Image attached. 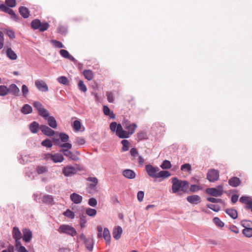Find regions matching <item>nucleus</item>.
<instances>
[{
    "label": "nucleus",
    "instance_id": "nucleus-1",
    "mask_svg": "<svg viewBox=\"0 0 252 252\" xmlns=\"http://www.w3.org/2000/svg\"><path fill=\"white\" fill-rule=\"evenodd\" d=\"M172 190L173 193H177L179 191H182L184 193H189V183L186 180L178 179L174 177L172 179Z\"/></svg>",
    "mask_w": 252,
    "mask_h": 252
},
{
    "label": "nucleus",
    "instance_id": "nucleus-2",
    "mask_svg": "<svg viewBox=\"0 0 252 252\" xmlns=\"http://www.w3.org/2000/svg\"><path fill=\"white\" fill-rule=\"evenodd\" d=\"M39 114L47 120L50 126L53 128L57 127V124L55 119L53 117L49 116L48 111H39Z\"/></svg>",
    "mask_w": 252,
    "mask_h": 252
},
{
    "label": "nucleus",
    "instance_id": "nucleus-3",
    "mask_svg": "<svg viewBox=\"0 0 252 252\" xmlns=\"http://www.w3.org/2000/svg\"><path fill=\"white\" fill-rule=\"evenodd\" d=\"M206 192L208 194L214 197L220 196L223 193V188L222 186L220 185L218 187V189L215 188H207L206 189Z\"/></svg>",
    "mask_w": 252,
    "mask_h": 252
},
{
    "label": "nucleus",
    "instance_id": "nucleus-4",
    "mask_svg": "<svg viewBox=\"0 0 252 252\" xmlns=\"http://www.w3.org/2000/svg\"><path fill=\"white\" fill-rule=\"evenodd\" d=\"M220 172L218 170L211 169L208 171L207 179L210 182L214 183L219 178Z\"/></svg>",
    "mask_w": 252,
    "mask_h": 252
},
{
    "label": "nucleus",
    "instance_id": "nucleus-5",
    "mask_svg": "<svg viewBox=\"0 0 252 252\" xmlns=\"http://www.w3.org/2000/svg\"><path fill=\"white\" fill-rule=\"evenodd\" d=\"M145 169L148 175L152 178H157V173L159 171L158 167H154L150 164L145 166Z\"/></svg>",
    "mask_w": 252,
    "mask_h": 252
},
{
    "label": "nucleus",
    "instance_id": "nucleus-6",
    "mask_svg": "<svg viewBox=\"0 0 252 252\" xmlns=\"http://www.w3.org/2000/svg\"><path fill=\"white\" fill-rule=\"evenodd\" d=\"M0 9L3 12L10 14L11 15V18L15 21H18L19 20V17L15 14L14 11L7 6L6 5L4 4H1L0 5Z\"/></svg>",
    "mask_w": 252,
    "mask_h": 252
},
{
    "label": "nucleus",
    "instance_id": "nucleus-7",
    "mask_svg": "<svg viewBox=\"0 0 252 252\" xmlns=\"http://www.w3.org/2000/svg\"><path fill=\"white\" fill-rule=\"evenodd\" d=\"M45 158L46 159H51L54 162H61L63 161V156L61 154H52L48 153L45 155Z\"/></svg>",
    "mask_w": 252,
    "mask_h": 252
},
{
    "label": "nucleus",
    "instance_id": "nucleus-8",
    "mask_svg": "<svg viewBox=\"0 0 252 252\" xmlns=\"http://www.w3.org/2000/svg\"><path fill=\"white\" fill-rule=\"evenodd\" d=\"M35 86L39 91L42 92H47L49 90L47 84L42 80H36Z\"/></svg>",
    "mask_w": 252,
    "mask_h": 252
},
{
    "label": "nucleus",
    "instance_id": "nucleus-9",
    "mask_svg": "<svg viewBox=\"0 0 252 252\" xmlns=\"http://www.w3.org/2000/svg\"><path fill=\"white\" fill-rule=\"evenodd\" d=\"M53 142L55 145L59 146L61 149V152L63 151V132L60 133L58 136V134H56L53 138Z\"/></svg>",
    "mask_w": 252,
    "mask_h": 252
},
{
    "label": "nucleus",
    "instance_id": "nucleus-10",
    "mask_svg": "<svg viewBox=\"0 0 252 252\" xmlns=\"http://www.w3.org/2000/svg\"><path fill=\"white\" fill-rule=\"evenodd\" d=\"M75 154H76L77 155L68 149H64V156L68 158L73 161H77L79 159L77 155H80V152L76 151Z\"/></svg>",
    "mask_w": 252,
    "mask_h": 252
},
{
    "label": "nucleus",
    "instance_id": "nucleus-11",
    "mask_svg": "<svg viewBox=\"0 0 252 252\" xmlns=\"http://www.w3.org/2000/svg\"><path fill=\"white\" fill-rule=\"evenodd\" d=\"M77 170L74 167L68 165L64 167V175L65 176H72L76 173Z\"/></svg>",
    "mask_w": 252,
    "mask_h": 252
},
{
    "label": "nucleus",
    "instance_id": "nucleus-12",
    "mask_svg": "<svg viewBox=\"0 0 252 252\" xmlns=\"http://www.w3.org/2000/svg\"><path fill=\"white\" fill-rule=\"evenodd\" d=\"M186 199L188 202L193 205H196L201 201V197L199 195L195 194L188 196Z\"/></svg>",
    "mask_w": 252,
    "mask_h": 252
},
{
    "label": "nucleus",
    "instance_id": "nucleus-13",
    "mask_svg": "<svg viewBox=\"0 0 252 252\" xmlns=\"http://www.w3.org/2000/svg\"><path fill=\"white\" fill-rule=\"evenodd\" d=\"M64 233L74 237L76 235L77 231L73 227L69 225L64 224Z\"/></svg>",
    "mask_w": 252,
    "mask_h": 252
},
{
    "label": "nucleus",
    "instance_id": "nucleus-14",
    "mask_svg": "<svg viewBox=\"0 0 252 252\" xmlns=\"http://www.w3.org/2000/svg\"><path fill=\"white\" fill-rule=\"evenodd\" d=\"M40 130L44 134L47 136H53L55 134V131L45 125H41L40 126Z\"/></svg>",
    "mask_w": 252,
    "mask_h": 252
},
{
    "label": "nucleus",
    "instance_id": "nucleus-15",
    "mask_svg": "<svg viewBox=\"0 0 252 252\" xmlns=\"http://www.w3.org/2000/svg\"><path fill=\"white\" fill-rule=\"evenodd\" d=\"M116 135L120 138H128L129 134L126 131L123 130L122 125L118 127V130H116Z\"/></svg>",
    "mask_w": 252,
    "mask_h": 252
},
{
    "label": "nucleus",
    "instance_id": "nucleus-16",
    "mask_svg": "<svg viewBox=\"0 0 252 252\" xmlns=\"http://www.w3.org/2000/svg\"><path fill=\"white\" fill-rule=\"evenodd\" d=\"M23 240L26 242H30L32 238V231L29 229L25 228L23 230Z\"/></svg>",
    "mask_w": 252,
    "mask_h": 252
},
{
    "label": "nucleus",
    "instance_id": "nucleus-17",
    "mask_svg": "<svg viewBox=\"0 0 252 252\" xmlns=\"http://www.w3.org/2000/svg\"><path fill=\"white\" fill-rule=\"evenodd\" d=\"M123 175L125 178L129 179H133L136 176V174L134 171L129 169H126L124 170L123 171Z\"/></svg>",
    "mask_w": 252,
    "mask_h": 252
},
{
    "label": "nucleus",
    "instance_id": "nucleus-18",
    "mask_svg": "<svg viewBox=\"0 0 252 252\" xmlns=\"http://www.w3.org/2000/svg\"><path fill=\"white\" fill-rule=\"evenodd\" d=\"M13 237L15 240V243L20 242L21 238V233L17 227H14L12 230Z\"/></svg>",
    "mask_w": 252,
    "mask_h": 252
},
{
    "label": "nucleus",
    "instance_id": "nucleus-19",
    "mask_svg": "<svg viewBox=\"0 0 252 252\" xmlns=\"http://www.w3.org/2000/svg\"><path fill=\"white\" fill-rule=\"evenodd\" d=\"M241 183V180L237 177H233L228 180V184L233 187H237L239 186Z\"/></svg>",
    "mask_w": 252,
    "mask_h": 252
},
{
    "label": "nucleus",
    "instance_id": "nucleus-20",
    "mask_svg": "<svg viewBox=\"0 0 252 252\" xmlns=\"http://www.w3.org/2000/svg\"><path fill=\"white\" fill-rule=\"evenodd\" d=\"M123 232L122 228L120 226H118L113 229L112 234L115 239L118 240L121 236Z\"/></svg>",
    "mask_w": 252,
    "mask_h": 252
},
{
    "label": "nucleus",
    "instance_id": "nucleus-21",
    "mask_svg": "<svg viewBox=\"0 0 252 252\" xmlns=\"http://www.w3.org/2000/svg\"><path fill=\"white\" fill-rule=\"evenodd\" d=\"M8 88L9 90V93L11 94L12 95L14 96H18L19 95L20 90L16 84H12Z\"/></svg>",
    "mask_w": 252,
    "mask_h": 252
},
{
    "label": "nucleus",
    "instance_id": "nucleus-22",
    "mask_svg": "<svg viewBox=\"0 0 252 252\" xmlns=\"http://www.w3.org/2000/svg\"><path fill=\"white\" fill-rule=\"evenodd\" d=\"M70 199L75 204H79L82 201L83 197L81 195L76 193H73L70 195Z\"/></svg>",
    "mask_w": 252,
    "mask_h": 252
},
{
    "label": "nucleus",
    "instance_id": "nucleus-23",
    "mask_svg": "<svg viewBox=\"0 0 252 252\" xmlns=\"http://www.w3.org/2000/svg\"><path fill=\"white\" fill-rule=\"evenodd\" d=\"M86 248L89 251H92L94 248V240L91 238H89L84 242Z\"/></svg>",
    "mask_w": 252,
    "mask_h": 252
},
{
    "label": "nucleus",
    "instance_id": "nucleus-24",
    "mask_svg": "<svg viewBox=\"0 0 252 252\" xmlns=\"http://www.w3.org/2000/svg\"><path fill=\"white\" fill-rule=\"evenodd\" d=\"M19 11L20 15L24 18H27L30 16V11L29 9L24 6H20L19 8Z\"/></svg>",
    "mask_w": 252,
    "mask_h": 252
},
{
    "label": "nucleus",
    "instance_id": "nucleus-25",
    "mask_svg": "<svg viewBox=\"0 0 252 252\" xmlns=\"http://www.w3.org/2000/svg\"><path fill=\"white\" fill-rule=\"evenodd\" d=\"M225 212L234 220L238 217L237 211L234 209H226L225 210Z\"/></svg>",
    "mask_w": 252,
    "mask_h": 252
},
{
    "label": "nucleus",
    "instance_id": "nucleus-26",
    "mask_svg": "<svg viewBox=\"0 0 252 252\" xmlns=\"http://www.w3.org/2000/svg\"><path fill=\"white\" fill-rule=\"evenodd\" d=\"M103 237L106 241V244H110L111 241V236L109 229L107 228H104L103 231Z\"/></svg>",
    "mask_w": 252,
    "mask_h": 252
},
{
    "label": "nucleus",
    "instance_id": "nucleus-27",
    "mask_svg": "<svg viewBox=\"0 0 252 252\" xmlns=\"http://www.w3.org/2000/svg\"><path fill=\"white\" fill-rule=\"evenodd\" d=\"M29 128L32 133H36L40 129V126L38 123L34 121L30 125Z\"/></svg>",
    "mask_w": 252,
    "mask_h": 252
},
{
    "label": "nucleus",
    "instance_id": "nucleus-28",
    "mask_svg": "<svg viewBox=\"0 0 252 252\" xmlns=\"http://www.w3.org/2000/svg\"><path fill=\"white\" fill-rule=\"evenodd\" d=\"M136 140L137 141L148 139L147 133L144 130H141L138 132L136 134Z\"/></svg>",
    "mask_w": 252,
    "mask_h": 252
},
{
    "label": "nucleus",
    "instance_id": "nucleus-29",
    "mask_svg": "<svg viewBox=\"0 0 252 252\" xmlns=\"http://www.w3.org/2000/svg\"><path fill=\"white\" fill-rule=\"evenodd\" d=\"M171 176V173L166 170H161L157 173L156 178L166 179Z\"/></svg>",
    "mask_w": 252,
    "mask_h": 252
},
{
    "label": "nucleus",
    "instance_id": "nucleus-30",
    "mask_svg": "<svg viewBox=\"0 0 252 252\" xmlns=\"http://www.w3.org/2000/svg\"><path fill=\"white\" fill-rule=\"evenodd\" d=\"M42 201L46 204H53L54 199L52 195L46 194L43 196Z\"/></svg>",
    "mask_w": 252,
    "mask_h": 252
},
{
    "label": "nucleus",
    "instance_id": "nucleus-31",
    "mask_svg": "<svg viewBox=\"0 0 252 252\" xmlns=\"http://www.w3.org/2000/svg\"><path fill=\"white\" fill-rule=\"evenodd\" d=\"M7 56L12 60H15L17 58L16 54L12 50L11 48L7 49L6 51Z\"/></svg>",
    "mask_w": 252,
    "mask_h": 252
},
{
    "label": "nucleus",
    "instance_id": "nucleus-32",
    "mask_svg": "<svg viewBox=\"0 0 252 252\" xmlns=\"http://www.w3.org/2000/svg\"><path fill=\"white\" fill-rule=\"evenodd\" d=\"M83 74L85 76V78L89 81L93 79L94 78V73L90 69L85 70L83 72Z\"/></svg>",
    "mask_w": 252,
    "mask_h": 252
},
{
    "label": "nucleus",
    "instance_id": "nucleus-33",
    "mask_svg": "<svg viewBox=\"0 0 252 252\" xmlns=\"http://www.w3.org/2000/svg\"><path fill=\"white\" fill-rule=\"evenodd\" d=\"M137 127V126L136 124L132 123L130 125H128V126H126V129L127 130V133L130 135L134 133Z\"/></svg>",
    "mask_w": 252,
    "mask_h": 252
},
{
    "label": "nucleus",
    "instance_id": "nucleus-34",
    "mask_svg": "<svg viewBox=\"0 0 252 252\" xmlns=\"http://www.w3.org/2000/svg\"><path fill=\"white\" fill-rule=\"evenodd\" d=\"M48 171V167L45 166L38 165L36 168V171L38 174H42L47 173Z\"/></svg>",
    "mask_w": 252,
    "mask_h": 252
},
{
    "label": "nucleus",
    "instance_id": "nucleus-35",
    "mask_svg": "<svg viewBox=\"0 0 252 252\" xmlns=\"http://www.w3.org/2000/svg\"><path fill=\"white\" fill-rule=\"evenodd\" d=\"M15 250L18 252H28L25 247L22 245L21 242H17L15 243Z\"/></svg>",
    "mask_w": 252,
    "mask_h": 252
},
{
    "label": "nucleus",
    "instance_id": "nucleus-36",
    "mask_svg": "<svg viewBox=\"0 0 252 252\" xmlns=\"http://www.w3.org/2000/svg\"><path fill=\"white\" fill-rule=\"evenodd\" d=\"M241 225L244 227V228H252V221L247 220H244L241 221Z\"/></svg>",
    "mask_w": 252,
    "mask_h": 252
},
{
    "label": "nucleus",
    "instance_id": "nucleus-37",
    "mask_svg": "<svg viewBox=\"0 0 252 252\" xmlns=\"http://www.w3.org/2000/svg\"><path fill=\"white\" fill-rule=\"evenodd\" d=\"M41 22L39 19H36L32 21L31 27L34 30H38L40 27Z\"/></svg>",
    "mask_w": 252,
    "mask_h": 252
},
{
    "label": "nucleus",
    "instance_id": "nucleus-38",
    "mask_svg": "<svg viewBox=\"0 0 252 252\" xmlns=\"http://www.w3.org/2000/svg\"><path fill=\"white\" fill-rule=\"evenodd\" d=\"M8 88L4 85L0 86V96H5L9 93Z\"/></svg>",
    "mask_w": 252,
    "mask_h": 252
},
{
    "label": "nucleus",
    "instance_id": "nucleus-39",
    "mask_svg": "<svg viewBox=\"0 0 252 252\" xmlns=\"http://www.w3.org/2000/svg\"><path fill=\"white\" fill-rule=\"evenodd\" d=\"M121 143L123 145L122 150L123 152H126L129 149V142L127 140L124 139L121 141Z\"/></svg>",
    "mask_w": 252,
    "mask_h": 252
},
{
    "label": "nucleus",
    "instance_id": "nucleus-40",
    "mask_svg": "<svg viewBox=\"0 0 252 252\" xmlns=\"http://www.w3.org/2000/svg\"><path fill=\"white\" fill-rule=\"evenodd\" d=\"M242 233L246 237H248V238L252 237V228H244L242 230Z\"/></svg>",
    "mask_w": 252,
    "mask_h": 252
},
{
    "label": "nucleus",
    "instance_id": "nucleus-41",
    "mask_svg": "<svg viewBox=\"0 0 252 252\" xmlns=\"http://www.w3.org/2000/svg\"><path fill=\"white\" fill-rule=\"evenodd\" d=\"M160 167L162 169H168L171 167V162L167 160H164L161 164L160 165Z\"/></svg>",
    "mask_w": 252,
    "mask_h": 252
},
{
    "label": "nucleus",
    "instance_id": "nucleus-42",
    "mask_svg": "<svg viewBox=\"0 0 252 252\" xmlns=\"http://www.w3.org/2000/svg\"><path fill=\"white\" fill-rule=\"evenodd\" d=\"M81 127V123L79 120H75L73 124V128L75 131H79Z\"/></svg>",
    "mask_w": 252,
    "mask_h": 252
},
{
    "label": "nucleus",
    "instance_id": "nucleus-43",
    "mask_svg": "<svg viewBox=\"0 0 252 252\" xmlns=\"http://www.w3.org/2000/svg\"><path fill=\"white\" fill-rule=\"evenodd\" d=\"M64 58L68 59L70 61L74 62L75 63H77V60L73 57L70 55L67 51L65 50H64Z\"/></svg>",
    "mask_w": 252,
    "mask_h": 252
},
{
    "label": "nucleus",
    "instance_id": "nucleus-44",
    "mask_svg": "<svg viewBox=\"0 0 252 252\" xmlns=\"http://www.w3.org/2000/svg\"><path fill=\"white\" fill-rule=\"evenodd\" d=\"M214 223L219 227H222L224 226V223L218 217H215L213 219Z\"/></svg>",
    "mask_w": 252,
    "mask_h": 252
},
{
    "label": "nucleus",
    "instance_id": "nucleus-45",
    "mask_svg": "<svg viewBox=\"0 0 252 252\" xmlns=\"http://www.w3.org/2000/svg\"><path fill=\"white\" fill-rule=\"evenodd\" d=\"M206 206L215 212H218L220 210V207L218 205L208 204Z\"/></svg>",
    "mask_w": 252,
    "mask_h": 252
},
{
    "label": "nucleus",
    "instance_id": "nucleus-46",
    "mask_svg": "<svg viewBox=\"0 0 252 252\" xmlns=\"http://www.w3.org/2000/svg\"><path fill=\"white\" fill-rule=\"evenodd\" d=\"M181 170L184 172H189L191 170V166L189 163L184 164L181 166Z\"/></svg>",
    "mask_w": 252,
    "mask_h": 252
},
{
    "label": "nucleus",
    "instance_id": "nucleus-47",
    "mask_svg": "<svg viewBox=\"0 0 252 252\" xmlns=\"http://www.w3.org/2000/svg\"><path fill=\"white\" fill-rule=\"evenodd\" d=\"M121 125L120 124H117L116 122H112L110 125V128L113 132H116V130H118V127Z\"/></svg>",
    "mask_w": 252,
    "mask_h": 252
},
{
    "label": "nucleus",
    "instance_id": "nucleus-48",
    "mask_svg": "<svg viewBox=\"0 0 252 252\" xmlns=\"http://www.w3.org/2000/svg\"><path fill=\"white\" fill-rule=\"evenodd\" d=\"M64 216H66V217L73 219L75 217V215L74 212L69 209H67L65 212H64Z\"/></svg>",
    "mask_w": 252,
    "mask_h": 252
},
{
    "label": "nucleus",
    "instance_id": "nucleus-49",
    "mask_svg": "<svg viewBox=\"0 0 252 252\" xmlns=\"http://www.w3.org/2000/svg\"><path fill=\"white\" fill-rule=\"evenodd\" d=\"M33 107L36 110H46V109L44 108L42 104L38 101H34L33 103Z\"/></svg>",
    "mask_w": 252,
    "mask_h": 252
},
{
    "label": "nucleus",
    "instance_id": "nucleus-50",
    "mask_svg": "<svg viewBox=\"0 0 252 252\" xmlns=\"http://www.w3.org/2000/svg\"><path fill=\"white\" fill-rule=\"evenodd\" d=\"M41 145L46 148H51L53 144L51 140L48 139H46L42 142Z\"/></svg>",
    "mask_w": 252,
    "mask_h": 252
},
{
    "label": "nucleus",
    "instance_id": "nucleus-51",
    "mask_svg": "<svg viewBox=\"0 0 252 252\" xmlns=\"http://www.w3.org/2000/svg\"><path fill=\"white\" fill-rule=\"evenodd\" d=\"M96 210L94 209L88 208L86 210V214L87 215L90 217H94L96 214Z\"/></svg>",
    "mask_w": 252,
    "mask_h": 252
},
{
    "label": "nucleus",
    "instance_id": "nucleus-52",
    "mask_svg": "<svg viewBox=\"0 0 252 252\" xmlns=\"http://www.w3.org/2000/svg\"><path fill=\"white\" fill-rule=\"evenodd\" d=\"M201 189V188L197 185H191L189 190V192H195Z\"/></svg>",
    "mask_w": 252,
    "mask_h": 252
},
{
    "label": "nucleus",
    "instance_id": "nucleus-53",
    "mask_svg": "<svg viewBox=\"0 0 252 252\" xmlns=\"http://www.w3.org/2000/svg\"><path fill=\"white\" fill-rule=\"evenodd\" d=\"M49 27V25L48 23H41L40 27L39 28V30L40 32H44L48 29Z\"/></svg>",
    "mask_w": 252,
    "mask_h": 252
},
{
    "label": "nucleus",
    "instance_id": "nucleus-54",
    "mask_svg": "<svg viewBox=\"0 0 252 252\" xmlns=\"http://www.w3.org/2000/svg\"><path fill=\"white\" fill-rule=\"evenodd\" d=\"M5 2L6 6L10 7H14L16 5V0H5Z\"/></svg>",
    "mask_w": 252,
    "mask_h": 252
},
{
    "label": "nucleus",
    "instance_id": "nucleus-55",
    "mask_svg": "<svg viewBox=\"0 0 252 252\" xmlns=\"http://www.w3.org/2000/svg\"><path fill=\"white\" fill-rule=\"evenodd\" d=\"M78 87L80 90L83 92L87 91V87L84 84V82L82 80H80L78 82Z\"/></svg>",
    "mask_w": 252,
    "mask_h": 252
},
{
    "label": "nucleus",
    "instance_id": "nucleus-56",
    "mask_svg": "<svg viewBox=\"0 0 252 252\" xmlns=\"http://www.w3.org/2000/svg\"><path fill=\"white\" fill-rule=\"evenodd\" d=\"M207 200L212 203H222L223 200L220 198H216L212 197H208L207 198Z\"/></svg>",
    "mask_w": 252,
    "mask_h": 252
},
{
    "label": "nucleus",
    "instance_id": "nucleus-57",
    "mask_svg": "<svg viewBox=\"0 0 252 252\" xmlns=\"http://www.w3.org/2000/svg\"><path fill=\"white\" fill-rule=\"evenodd\" d=\"M252 199L251 197L247 196H242L240 197L239 201L242 203L246 204Z\"/></svg>",
    "mask_w": 252,
    "mask_h": 252
},
{
    "label": "nucleus",
    "instance_id": "nucleus-58",
    "mask_svg": "<svg viewBox=\"0 0 252 252\" xmlns=\"http://www.w3.org/2000/svg\"><path fill=\"white\" fill-rule=\"evenodd\" d=\"M75 143L79 145H84L85 143V140L83 137H77L75 138Z\"/></svg>",
    "mask_w": 252,
    "mask_h": 252
},
{
    "label": "nucleus",
    "instance_id": "nucleus-59",
    "mask_svg": "<svg viewBox=\"0 0 252 252\" xmlns=\"http://www.w3.org/2000/svg\"><path fill=\"white\" fill-rule=\"evenodd\" d=\"M29 92L28 87L26 85H23L22 86V92L23 95L24 97H26L29 93Z\"/></svg>",
    "mask_w": 252,
    "mask_h": 252
},
{
    "label": "nucleus",
    "instance_id": "nucleus-60",
    "mask_svg": "<svg viewBox=\"0 0 252 252\" xmlns=\"http://www.w3.org/2000/svg\"><path fill=\"white\" fill-rule=\"evenodd\" d=\"M97 200L94 198H91L89 199L88 204L92 207H95L97 205Z\"/></svg>",
    "mask_w": 252,
    "mask_h": 252
},
{
    "label": "nucleus",
    "instance_id": "nucleus-61",
    "mask_svg": "<svg viewBox=\"0 0 252 252\" xmlns=\"http://www.w3.org/2000/svg\"><path fill=\"white\" fill-rule=\"evenodd\" d=\"M51 43L53 44V45L56 48H62L63 47V44L62 42L58 41L56 40H52Z\"/></svg>",
    "mask_w": 252,
    "mask_h": 252
},
{
    "label": "nucleus",
    "instance_id": "nucleus-62",
    "mask_svg": "<svg viewBox=\"0 0 252 252\" xmlns=\"http://www.w3.org/2000/svg\"><path fill=\"white\" fill-rule=\"evenodd\" d=\"M107 100L110 102H113L114 98L113 94L111 92H107L106 94Z\"/></svg>",
    "mask_w": 252,
    "mask_h": 252
},
{
    "label": "nucleus",
    "instance_id": "nucleus-63",
    "mask_svg": "<svg viewBox=\"0 0 252 252\" xmlns=\"http://www.w3.org/2000/svg\"><path fill=\"white\" fill-rule=\"evenodd\" d=\"M144 196V192L143 191H139L137 193V199L139 201L141 202Z\"/></svg>",
    "mask_w": 252,
    "mask_h": 252
},
{
    "label": "nucleus",
    "instance_id": "nucleus-64",
    "mask_svg": "<svg viewBox=\"0 0 252 252\" xmlns=\"http://www.w3.org/2000/svg\"><path fill=\"white\" fill-rule=\"evenodd\" d=\"M229 229L233 232H234L235 234H238L239 232V228L234 225H230L229 227Z\"/></svg>",
    "mask_w": 252,
    "mask_h": 252
}]
</instances>
